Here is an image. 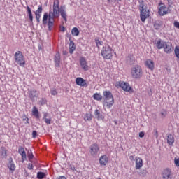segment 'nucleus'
<instances>
[{
    "label": "nucleus",
    "mask_w": 179,
    "mask_h": 179,
    "mask_svg": "<svg viewBox=\"0 0 179 179\" xmlns=\"http://www.w3.org/2000/svg\"><path fill=\"white\" fill-rule=\"evenodd\" d=\"M149 17V10H140V19L141 22H145L146 19Z\"/></svg>",
    "instance_id": "nucleus-10"
},
{
    "label": "nucleus",
    "mask_w": 179,
    "mask_h": 179,
    "mask_svg": "<svg viewBox=\"0 0 179 179\" xmlns=\"http://www.w3.org/2000/svg\"><path fill=\"white\" fill-rule=\"evenodd\" d=\"M143 166V160L141 157L136 158V169L139 170Z\"/></svg>",
    "instance_id": "nucleus-20"
},
{
    "label": "nucleus",
    "mask_w": 179,
    "mask_h": 179,
    "mask_svg": "<svg viewBox=\"0 0 179 179\" xmlns=\"http://www.w3.org/2000/svg\"><path fill=\"white\" fill-rule=\"evenodd\" d=\"M103 102L106 103V107L111 108L114 106V96L110 91L103 92Z\"/></svg>",
    "instance_id": "nucleus-1"
},
{
    "label": "nucleus",
    "mask_w": 179,
    "mask_h": 179,
    "mask_svg": "<svg viewBox=\"0 0 179 179\" xmlns=\"http://www.w3.org/2000/svg\"><path fill=\"white\" fill-rule=\"evenodd\" d=\"M28 96L29 99H31L33 101H34V99L38 97L40 92L37 91L36 89H30L28 90Z\"/></svg>",
    "instance_id": "nucleus-6"
},
{
    "label": "nucleus",
    "mask_w": 179,
    "mask_h": 179,
    "mask_svg": "<svg viewBox=\"0 0 179 179\" xmlns=\"http://www.w3.org/2000/svg\"><path fill=\"white\" fill-rule=\"evenodd\" d=\"M162 26H163V22H162V21H160L159 20H156L154 22V27L155 30H159L160 27H162Z\"/></svg>",
    "instance_id": "nucleus-27"
},
{
    "label": "nucleus",
    "mask_w": 179,
    "mask_h": 179,
    "mask_svg": "<svg viewBox=\"0 0 179 179\" xmlns=\"http://www.w3.org/2000/svg\"><path fill=\"white\" fill-rule=\"evenodd\" d=\"M67 37H68L70 43H71V41H72V36L71 35H68Z\"/></svg>",
    "instance_id": "nucleus-55"
},
{
    "label": "nucleus",
    "mask_w": 179,
    "mask_h": 179,
    "mask_svg": "<svg viewBox=\"0 0 179 179\" xmlns=\"http://www.w3.org/2000/svg\"><path fill=\"white\" fill-rule=\"evenodd\" d=\"M41 13H43V6H38L37 10L35 12L37 23H40V18L41 17Z\"/></svg>",
    "instance_id": "nucleus-14"
},
{
    "label": "nucleus",
    "mask_w": 179,
    "mask_h": 179,
    "mask_svg": "<svg viewBox=\"0 0 179 179\" xmlns=\"http://www.w3.org/2000/svg\"><path fill=\"white\" fill-rule=\"evenodd\" d=\"M56 179H66V177H65V176H59V177L56 178Z\"/></svg>",
    "instance_id": "nucleus-56"
},
{
    "label": "nucleus",
    "mask_w": 179,
    "mask_h": 179,
    "mask_svg": "<svg viewBox=\"0 0 179 179\" xmlns=\"http://www.w3.org/2000/svg\"><path fill=\"white\" fill-rule=\"evenodd\" d=\"M45 177V173L44 172L39 171L37 173V178L43 179Z\"/></svg>",
    "instance_id": "nucleus-39"
},
{
    "label": "nucleus",
    "mask_w": 179,
    "mask_h": 179,
    "mask_svg": "<svg viewBox=\"0 0 179 179\" xmlns=\"http://www.w3.org/2000/svg\"><path fill=\"white\" fill-rule=\"evenodd\" d=\"M28 169H29V170H33V164H28Z\"/></svg>",
    "instance_id": "nucleus-53"
},
{
    "label": "nucleus",
    "mask_w": 179,
    "mask_h": 179,
    "mask_svg": "<svg viewBox=\"0 0 179 179\" xmlns=\"http://www.w3.org/2000/svg\"><path fill=\"white\" fill-rule=\"evenodd\" d=\"M99 164L103 166H107V164H108V157H107V155H101L99 157Z\"/></svg>",
    "instance_id": "nucleus-15"
},
{
    "label": "nucleus",
    "mask_w": 179,
    "mask_h": 179,
    "mask_svg": "<svg viewBox=\"0 0 179 179\" xmlns=\"http://www.w3.org/2000/svg\"><path fill=\"white\" fill-rule=\"evenodd\" d=\"M7 153H8V150H6L5 147H1L0 148V156L1 159H5L8 156Z\"/></svg>",
    "instance_id": "nucleus-23"
},
{
    "label": "nucleus",
    "mask_w": 179,
    "mask_h": 179,
    "mask_svg": "<svg viewBox=\"0 0 179 179\" xmlns=\"http://www.w3.org/2000/svg\"><path fill=\"white\" fill-rule=\"evenodd\" d=\"M18 153L22 156V162H24L27 159L26 151H24V148L22 146H20L18 149Z\"/></svg>",
    "instance_id": "nucleus-19"
},
{
    "label": "nucleus",
    "mask_w": 179,
    "mask_h": 179,
    "mask_svg": "<svg viewBox=\"0 0 179 179\" xmlns=\"http://www.w3.org/2000/svg\"><path fill=\"white\" fill-rule=\"evenodd\" d=\"M54 22L55 20L53 19L48 18V22L47 23L49 31H51V30H52V27H54Z\"/></svg>",
    "instance_id": "nucleus-28"
},
{
    "label": "nucleus",
    "mask_w": 179,
    "mask_h": 179,
    "mask_svg": "<svg viewBox=\"0 0 179 179\" xmlns=\"http://www.w3.org/2000/svg\"><path fill=\"white\" fill-rule=\"evenodd\" d=\"M100 151V147L96 143L91 145L90 148V153L92 157H96L97 155H99V152Z\"/></svg>",
    "instance_id": "nucleus-5"
},
{
    "label": "nucleus",
    "mask_w": 179,
    "mask_h": 179,
    "mask_svg": "<svg viewBox=\"0 0 179 179\" xmlns=\"http://www.w3.org/2000/svg\"><path fill=\"white\" fill-rule=\"evenodd\" d=\"M44 120H45V124H48V125H50V124H51V119L45 118Z\"/></svg>",
    "instance_id": "nucleus-48"
},
{
    "label": "nucleus",
    "mask_w": 179,
    "mask_h": 179,
    "mask_svg": "<svg viewBox=\"0 0 179 179\" xmlns=\"http://www.w3.org/2000/svg\"><path fill=\"white\" fill-rule=\"evenodd\" d=\"M94 115L98 121H101L102 120H104V116L103 115V114L100 113V111L98 109L95 110Z\"/></svg>",
    "instance_id": "nucleus-24"
},
{
    "label": "nucleus",
    "mask_w": 179,
    "mask_h": 179,
    "mask_svg": "<svg viewBox=\"0 0 179 179\" xmlns=\"http://www.w3.org/2000/svg\"><path fill=\"white\" fill-rule=\"evenodd\" d=\"M8 167L9 170L12 172H13V171L16 169V166H15V163H13V160L12 159H10L8 164Z\"/></svg>",
    "instance_id": "nucleus-26"
},
{
    "label": "nucleus",
    "mask_w": 179,
    "mask_h": 179,
    "mask_svg": "<svg viewBox=\"0 0 179 179\" xmlns=\"http://www.w3.org/2000/svg\"><path fill=\"white\" fill-rule=\"evenodd\" d=\"M53 9H57L59 10V0H55L53 3Z\"/></svg>",
    "instance_id": "nucleus-37"
},
{
    "label": "nucleus",
    "mask_w": 179,
    "mask_h": 179,
    "mask_svg": "<svg viewBox=\"0 0 179 179\" xmlns=\"http://www.w3.org/2000/svg\"><path fill=\"white\" fill-rule=\"evenodd\" d=\"M14 58L16 64L20 66H24L26 65V60L23 53L20 51H17L14 55Z\"/></svg>",
    "instance_id": "nucleus-4"
},
{
    "label": "nucleus",
    "mask_w": 179,
    "mask_h": 179,
    "mask_svg": "<svg viewBox=\"0 0 179 179\" xmlns=\"http://www.w3.org/2000/svg\"><path fill=\"white\" fill-rule=\"evenodd\" d=\"M169 5L171 6L173 4V2L174 1V0H166Z\"/></svg>",
    "instance_id": "nucleus-54"
},
{
    "label": "nucleus",
    "mask_w": 179,
    "mask_h": 179,
    "mask_svg": "<svg viewBox=\"0 0 179 179\" xmlns=\"http://www.w3.org/2000/svg\"><path fill=\"white\" fill-rule=\"evenodd\" d=\"M145 136V133L143 131H141L139 133V138H143Z\"/></svg>",
    "instance_id": "nucleus-51"
},
{
    "label": "nucleus",
    "mask_w": 179,
    "mask_h": 179,
    "mask_svg": "<svg viewBox=\"0 0 179 179\" xmlns=\"http://www.w3.org/2000/svg\"><path fill=\"white\" fill-rule=\"evenodd\" d=\"M47 20H48V13H45L43 14V24H47Z\"/></svg>",
    "instance_id": "nucleus-36"
},
{
    "label": "nucleus",
    "mask_w": 179,
    "mask_h": 179,
    "mask_svg": "<svg viewBox=\"0 0 179 179\" xmlns=\"http://www.w3.org/2000/svg\"><path fill=\"white\" fill-rule=\"evenodd\" d=\"M167 143L168 145H173L174 143V136L171 134H169L167 136Z\"/></svg>",
    "instance_id": "nucleus-32"
},
{
    "label": "nucleus",
    "mask_w": 179,
    "mask_h": 179,
    "mask_svg": "<svg viewBox=\"0 0 179 179\" xmlns=\"http://www.w3.org/2000/svg\"><path fill=\"white\" fill-rule=\"evenodd\" d=\"M32 115L35 117V118H40V115L38 113V109H37V107L34 106L32 108Z\"/></svg>",
    "instance_id": "nucleus-29"
},
{
    "label": "nucleus",
    "mask_w": 179,
    "mask_h": 179,
    "mask_svg": "<svg viewBox=\"0 0 179 179\" xmlns=\"http://www.w3.org/2000/svg\"><path fill=\"white\" fill-rule=\"evenodd\" d=\"M164 52H166V54H171V52L173 51V45L170 42H166L164 48Z\"/></svg>",
    "instance_id": "nucleus-16"
},
{
    "label": "nucleus",
    "mask_w": 179,
    "mask_h": 179,
    "mask_svg": "<svg viewBox=\"0 0 179 179\" xmlns=\"http://www.w3.org/2000/svg\"><path fill=\"white\" fill-rule=\"evenodd\" d=\"M119 86L121 87L124 92H131L132 90V87L129 85L128 83H125L124 81L119 83Z\"/></svg>",
    "instance_id": "nucleus-11"
},
{
    "label": "nucleus",
    "mask_w": 179,
    "mask_h": 179,
    "mask_svg": "<svg viewBox=\"0 0 179 179\" xmlns=\"http://www.w3.org/2000/svg\"><path fill=\"white\" fill-rule=\"evenodd\" d=\"M166 43L165 41H163V40L162 39H159L157 43H155L156 44V47L158 50H162V48H164V45H166Z\"/></svg>",
    "instance_id": "nucleus-22"
},
{
    "label": "nucleus",
    "mask_w": 179,
    "mask_h": 179,
    "mask_svg": "<svg viewBox=\"0 0 179 179\" xmlns=\"http://www.w3.org/2000/svg\"><path fill=\"white\" fill-rule=\"evenodd\" d=\"M145 66L148 69H150V71H153L155 69V62L152 59H147L145 62Z\"/></svg>",
    "instance_id": "nucleus-18"
},
{
    "label": "nucleus",
    "mask_w": 179,
    "mask_h": 179,
    "mask_svg": "<svg viewBox=\"0 0 179 179\" xmlns=\"http://www.w3.org/2000/svg\"><path fill=\"white\" fill-rule=\"evenodd\" d=\"M108 1V2L110 3H111V2H113V0H107Z\"/></svg>",
    "instance_id": "nucleus-60"
},
{
    "label": "nucleus",
    "mask_w": 179,
    "mask_h": 179,
    "mask_svg": "<svg viewBox=\"0 0 179 179\" xmlns=\"http://www.w3.org/2000/svg\"><path fill=\"white\" fill-rule=\"evenodd\" d=\"M101 55L103 59H111L113 58V48L109 45H106L101 49Z\"/></svg>",
    "instance_id": "nucleus-2"
},
{
    "label": "nucleus",
    "mask_w": 179,
    "mask_h": 179,
    "mask_svg": "<svg viewBox=\"0 0 179 179\" xmlns=\"http://www.w3.org/2000/svg\"><path fill=\"white\" fill-rule=\"evenodd\" d=\"M62 17L66 22V10H65V8L61 7L59 10Z\"/></svg>",
    "instance_id": "nucleus-25"
},
{
    "label": "nucleus",
    "mask_w": 179,
    "mask_h": 179,
    "mask_svg": "<svg viewBox=\"0 0 179 179\" xmlns=\"http://www.w3.org/2000/svg\"><path fill=\"white\" fill-rule=\"evenodd\" d=\"M54 62L56 68H59L61 64V55L57 52L54 57Z\"/></svg>",
    "instance_id": "nucleus-17"
},
{
    "label": "nucleus",
    "mask_w": 179,
    "mask_h": 179,
    "mask_svg": "<svg viewBox=\"0 0 179 179\" xmlns=\"http://www.w3.org/2000/svg\"><path fill=\"white\" fill-rule=\"evenodd\" d=\"M71 34L75 36H79V29L77 27H73L71 30Z\"/></svg>",
    "instance_id": "nucleus-35"
},
{
    "label": "nucleus",
    "mask_w": 179,
    "mask_h": 179,
    "mask_svg": "<svg viewBox=\"0 0 179 179\" xmlns=\"http://www.w3.org/2000/svg\"><path fill=\"white\" fill-rule=\"evenodd\" d=\"M162 179H173V173L171 169H166L162 171Z\"/></svg>",
    "instance_id": "nucleus-8"
},
{
    "label": "nucleus",
    "mask_w": 179,
    "mask_h": 179,
    "mask_svg": "<svg viewBox=\"0 0 179 179\" xmlns=\"http://www.w3.org/2000/svg\"><path fill=\"white\" fill-rule=\"evenodd\" d=\"M50 94L52 96H57L58 95V91L55 88H51L50 89Z\"/></svg>",
    "instance_id": "nucleus-42"
},
{
    "label": "nucleus",
    "mask_w": 179,
    "mask_h": 179,
    "mask_svg": "<svg viewBox=\"0 0 179 179\" xmlns=\"http://www.w3.org/2000/svg\"><path fill=\"white\" fill-rule=\"evenodd\" d=\"M22 121H24V122H24V124H29L30 123L29 122V119H28V117H26V116H24L23 117H22Z\"/></svg>",
    "instance_id": "nucleus-45"
},
{
    "label": "nucleus",
    "mask_w": 179,
    "mask_h": 179,
    "mask_svg": "<svg viewBox=\"0 0 179 179\" xmlns=\"http://www.w3.org/2000/svg\"><path fill=\"white\" fill-rule=\"evenodd\" d=\"M57 17H59V10H57L53 8L52 10L49 11L48 18L49 19H57Z\"/></svg>",
    "instance_id": "nucleus-9"
},
{
    "label": "nucleus",
    "mask_w": 179,
    "mask_h": 179,
    "mask_svg": "<svg viewBox=\"0 0 179 179\" xmlns=\"http://www.w3.org/2000/svg\"><path fill=\"white\" fill-rule=\"evenodd\" d=\"M128 1H131V0H128Z\"/></svg>",
    "instance_id": "nucleus-64"
},
{
    "label": "nucleus",
    "mask_w": 179,
    "mask_h": 179,
    "mask_svg": "<svg viewBox=\"0 0 179 179\" xmlns=\"http://www.w3.org/2000/svg\"><path fill=\"white\" fill-rule=\"evenodd\" d=\"M92 113H86L84 116L85 121H92Z\"/></svg>",
    "instance_id": "nucleus-34"
},
{
    "label": "nucleus",
    "mask_w": 179,
    "mask_h": 179,
    "mask_svg": "<svg viewBox=\"0 0 179 179\" xmlns=\"http://www.w3.org/2000/svg\"><path fill=\"white\" fill-rule=\"evenodd\" d=\"M173 24H174L175 27H176V29H179V22H178L175 21Z\"/></svg>",
    "instance_id": "nucleus-50"
},
{
    "label": "nucleus",
    "mask_w": 179,
    "mask_h": 179,
    "mask_svg": "<svg viewBox=\"0 0 179 179\" xmlns=\"http://www.w3.org/2000/svg\"><path fill=\"white\" fill-rule=\"evenodd\" d=\"M174 53H175L176 58H178V59H179V46H176L175 50H174Z\"/></svg>",
    "instance_id": "nucleus-41"
},
{
    "label": "nucleus",
    "mask_w": 179,
    "mask_h": 179,
    "mask_svg": "<svg viewBox=\"0 0 179 179\" xmlns=\"http://www.w3.org/2000/svg\"><path fill=\"white\" fill-rule=\"evenodd\" d=\"M45 104H47V99L45 98H42L41 100H39V106H44Z\"/></svg>",
    "instance_id": "nucleus-40"
},
{
    "label": "nucleus",
    "mask_w": 179,
    "mask_h": 179,
    "mask_svg": "<svg viewBox=\"0 0 179 179\" xmlns=\"http://www.w3.org/2000/svg\"><path fill=\"white\" fill-rule=\"evenodd\" d=\"M94 99L97 100V101H100L101 100H103V96L101 94L96 93L93 95Z\"/></svg>",
    "instance_id": "nucleus-33"
},
{
    "label": "nucleus",
    "mask_w": 179,
    "mask_h": 179,
    "mask_svg": "<svg viewBox=\"0 0 179 179\" xmlns=\"http://www.w3.org/2000/svg\"><path fill=\"white\" fill-rule=\"evenodd\" d=\"M117 1H122V0H117Z\"/></svg>",
    "instance_id": "nucleus-63"
},
{
    "label": "nucleus",
    "mask_w": 179,
    "mask_h": 179,
    "mask_svg": "<svg viewBox=\"0 0 179 179\" xmlns=\"http://www.w3.org/2000/svg\"><path fill=\"white\" fill-rule=\"evenodd\" d=\"M127 64L129 65H134L135 64V56L129 55L126 59Z\"/></svg>",
    "instance_id": "nucleus-21"
},
{
    "label": "nucleus",
    "mask_w": 179,
    "mask_h": 179,
    "mask_svg": "<svg viewBox=\"0 0 179 179\" xmlns=\"http://www.w3.org/2000/svg\"><path fill=\"white\" fill-rule=\"evenodd\" d=\"M160 5H162L160 6ZM159 8L158 10V13L160 16H164V15H167L169 13V8L166 6L164 3H159Z\"/></svg>",
    "instance_id": "nucleus-7"
},
{
    "label": "nucleus",
    "mask_w": 179,
    "mask_h": 179,
    "mask_svg": "<svg viewBox=\"0 0 179 179\" xmlns=\"http://www.w3.org/2000/svg\"><path fill=\"white\" fill-rule=\"evenodd\" d=\"M76 83L78 86H82L83 87H87V83H86V80L78 77L76 79Z\"/></svg>",
    "instance_id": "nucleus-13"
},
{
    "label": "nucleus",
    "mask_w": 179,
    "mask_h": 179,
    "mask_svg": "<svg viewBox=\"0 0 179 179\" xmlns=\"http://www.w3.org/2000/svg\"><path fill=\"white\" fill-rule=\"evenodd\" d=\"M80 64L84 71H89V65L87 64V61H86V58L81 57L80 58Z\"/></svg>",
    "instance_id": "nucleus-12"
},
{
    "label": "nucleus",
    "mask_w": 179,
    "mask_h": 179,
    "mask_svg": "<svg viewBox=\"0 0 179 179\" xmlns=\"http://www.w3.org/2000/svg\"><path fill=\"white\" fill-rule=\"evenodd\" d=\"M48 115V113H45L44 115H43V120H45V118H47Z\"/></svg>",
    "instance_id": "nucleus-57"
},
{
    "label": "nucleus",
    "mask_w": 179,
    "mask_h": 179,
    "mask_svg": "<svg viewBox=\"0 0 179 179\" xmlns=\"http://www.w3.org/2000/svg\"><path fill=\"white\" fill-rule=\"evenodd\" d=\"M167 114V112L166 110H162L161 112V117L162 118H166V115Z\"/></svg>",
    "instance_id": "nucleus-46"
},
{
    "label": "nucleus",
    "mask_w": 179,
    "mask_h": 179,
    "mask_svg": "<svg viewBox=\"0 0 179 179\" xmlns=\"http://www.w3.org/2000/svg\"><path fill=\"white\" fill-rule=\"evenodd\" d=\"M62 31H65V27H62Z\"/></svg>",
    "instance_id": "nucleus-59"
},
{
    "label": "nucleus",
    "mask_w": 179,
    "mask_h": 179,
    "mask_svg": "<svg viewBox=\"0 0 179 179\" xmlns=\"http://www.w3.org/2000/svg\"><path fill=\"white\" fill-rule=\"evenodd\" d=\"M174 163L176 167H179V159L175 158Z\"/></svg>",
    "instance_id": "nucleus-47"
},
{
    "label": "nucleus",
    "mask_w": 179,
    "mask_h": 179,
    "mask_svg": "<svg viewBox=\"0 0 179 179\" xmlns=\"http://www.w3.org/2000/svg\"><path fill=\"white\" fill-rule=\"evenodd\" d=\"M131 75L134 79H141L143 75L142 67L139 65H135L131 69Z\"/></svg>",
    "instance_id": "nucleus-3"
},
{
    "label": "nucleus",
    "mask_w": 179,
    "mask_h": 179,
    "mask_svg": "<svg viewBox=\"0 0 179 179\" xmlns=\"http://www.w3.org/2000/svg\"><path fill=\"white\" fill-rule=\"evenodd\" d=\"M27 10L28 13V17L30 20V22L32 23L33 22V13H31V9L29 6H27Z\"/></svg>",
    "instance_id": "nucleus-31"
},
{
    "label": "nucleus",
    "mask_w": 179,
    "mask_h": 179,
    "mask_svg": "<svg viewBox=\"0 0 179 179\" xmlns=\"http://www.w3.org/2000/svg\"><path fill=\"white\" fill-rule=\"evenodd\" d=\"M69 48L70 54H73V51L76 50V47L75 46V43L73 41H71V43H69Z\"/></svg>",
    "instance_id": "nucleus-30"
},
{
    "label": "nucleus",
    "mask_w": 179,
    "mask_h": 179,
    "mask_svg": "<svg viewBox=\"0 0 179 179\" xmlns=\"http://www.w3.org/2000/svg\"><path fill=\"white\" fill-rule=\"evenodd\" d=\"M154 136L156 138H159V132H157V130H154Z\"/></svg>",
    "instance_id": "nucleus-49"
},
{
    "label": "nucleus",
    "mask_w": 179,
    "mask_h": 179,
    "mask_svg": "<svg viewBox=\"0 0 179 179\" xmlns=\"http://www.w3.org/2000/svg\"><path fill=\"white\" fill-rule=\"evenodd\" d=\"M96 179H101V178H97Z\"/></svg>",
    "instance_id": "nucleus-62"
},
{
    "label": "nucleus",
    "mask_w": 179,
    "mask_h": 179,
    "mask_svg": "<svg viewBox=\"0 0 179 179\" xmlns=\"http://www.w3.org/2000/svg\"><path fill=\"white\" fill-rule=\"evenodd\" d=\"M95 43H96V45L98 48L100 47V45H103V42L100 41V40H99V39H96Z\"/></svg>",
    "instance_id": "nucleus-44"
},
{
    "label": "nucleus",
    "mask_w": 179,
    "mask_h": 179,
    "mask_svg": "<svg viewBox=\"0 0 179 179\" xmlns=\"http://www.w3.org/2000/svg\"><path fill=\"white\" fill-rule=\"evenodd\" d=\"M130 159H131V160L132 159H134V156H130Z\"/></svg>",
    "instance_id": "nucleus-61"
},
{
    "label": "nucleus",
    "mask_w": 179,
    "mask_h": 179,
    "mask_svg": "<svg viewBox=\"0 0 179 179\" xmlns=\"http://www.w3.org/2000/svg\"><path fill=\"white\" fill-rule=\"evenodd\" d=\"M68 54V52H66V51H63V55H66Z\"/></svg>",
    "instance_id": "nucleus-58"
},
{
    "label": "nucleus",
    "mask_w": 179,
    "mask_h": 179,
    "mask_svg": "<svg viewBox=\"0 0 179 179\" xmlns=\"http://www.w3.org/2000/svg\"><path fill=\"white\" fill-rule=\"evenodd\" d=\"M32 136H33V138H36V136H37V131H32Z\"/></svg>",
    "instance_id": "nucleus-52"
},
{
    "label": "nucleus",
    "mask_w": 179,
    "mask_h": 179,
    "mask_svg": "<svg viewBox=\"0 0 179 179\" xmlns=\"http://www.w3.org/2000/svg\"><path fill=\"white\" fill-rule=\"evenodd\" d=\"M34 157V155H33V152H31V151H29L28 152V159H29V162H31V160L33 159Z\"/></svg>",
    "instance_id": "nucleus-43"
},
{
    "label": "nucleus",
    "mask_w": 179,
    "mask_h": 179,
    "mask_svg": "<svg viewBox=\"0 0 179 179\" xmlns=\"http://www.w3.org/2000/svg\"><path fill=\"white\" fill-rule=\"evenodd\" d=\"M139 10H144L145 9V2L143 1H139Z\"/></svg>",
    "instance_id": "nucleus-38"
}]
</instances>
